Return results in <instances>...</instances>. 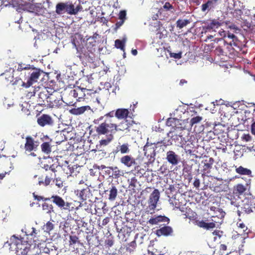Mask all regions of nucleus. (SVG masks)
<instances>
[{
	"label": "nucleus",
	"mask_w": 255,
	"mask_h": 255,
	"mask_svg": "<svg viewBox=\"0 0 255 255\" xmlns=\"http://www.w3.org/2000/svg\"><path fill=\"white\" fill-rule=\"evenodd\" d=\"M115 113L114 111L109 112L104 116L100 117L96 121H102L105 118L104 122L95 127V130L98 135H106L108 133H115L118 130H124L127 129V126L123 128H119L118 125L115 122Z\"/></svg>",
	"instance_id": "nucleus-1"
},
{
	"label": "nucleus",
	"mask_w": 255,
	"mask_h": 255,
	"mask_svg": "<svg viewBox=\"0 0 255 255\" xmlns=\"http://www.w3.org/2000/svg\"><path fill=\"white\" fill-rule=\"evenodd\" d=\"M90 90L80 87H74L73 89H66L63 94L64 102L68 105H73L77 101H84L86 99V94Z\"/></svg>",
	"instance_id": "nucleus-2"
},
{
	"label": "nucleus",
	"mask_w": 255,
	"mask_h": 255,
	"mask_svg": "<svg viewBox=\"0 0 255 255\" xmlns=\"http://www.w3.org/2000/svg\"><path fill=\"white\" fill-rule=\"evenodd\" d=\"M224 23L226 28L228 29L227 33H225V31L224 30V44L226 43L231 46L236 45L238 38L235 33H239L241 29L237 25L230 21H224Z\"/></svg>",
	"instance_id": "nucleus-3"
},
{
	"label": "nucleus",
	"mask_w": 255,
	"mask_h": 255,
	"mask_svg": "<svg viewBox=\"0 0 255 255\" xmlns=\"http://www.w3.org/2000/svg\"><path fill=\"white\" fill-rule=\"evenodd\" d=\"M82 8L80 5L76 7L73 3L70 1L66 2H59L56 4V12L58 14H61L65 12L71 15L76 14Z\"/></svg>",
	"instance_id": "nucleus-4"
},
{
	"label": "nucleus",
	"mask_w": 255,
	"mask_h": 255,
	"mask_svg": "<svg viewBox=\"0 0 255 255\" xmlns=\"http://www.w3.org/2000/svg\"><path fill=\"white\" fill-rule=\"evenodd\" d=\"M74 193L81 202L86 201L89 198L90 196L92 195L90 189L82 180L80 181L78 185L76 186V189L74 190Z\"/></svg>",
	"instance_id": "nucleus-5"
},
{
	"label": "nucleus",
	"mask_w": 255,
	"mask_h": 255,
	"mask_svg": "<svg viewBox=\"0 0 255 255\" xmlns=\"http://www.w3.org/2000/svg\"><path fill=\"white\" fill-rule=\"evenodd\" d=\"M160 196V192L158 189H154L150 194L147 200L148 205L146 208V212L151 214L154 213Z\"/></svg>",
	"instance_id": "nucleus-6"
},
{
	"label": "nucleus",
	"mask_w": 255,
	"mask_h": 255,
	"mask_svg": "<svg viewBox=\"0 0 255 255\" xmlns=\"http://www.w3.org/2000/svg\"><path fill=\"white\" fill-rule=\"evenodd\" d=\"M6 244L9 246L10 250L15 251L21 250L24 247H29V245L27 243H23L21 239L18 238L14 235L10 238L9 242L7 241L5 243V245Z\"/></svg>",
	"instance_id": "nucleus-7"
},
{
	"label": "nucleus",
	"mask_w": 255,
	"mask_h": 255,
	"mask_svg": "<svg viewBox=\"0 0 255 255\" xmlns=\"http://www.w3.org/2000/svg\"><path fill=\"white\" fill-rule=\"evenodd\" d=\"M242 13L243 12L241 9L236 8L229 12V14H231L233 17L236 20L235 22L237 24L240 25L242 28L246 30L250 27V24L246 21L243 22V19L241 18Z\"/></svg>",
	"instance_id": "nucleus-8"
},
{
	"label": "nucleus",
	"mask_w": 255,
	"mask_h": 255,
	"mask_svg": "<svg viewBox=\"0 0 255 255\" xmlns=\"http://www.w3.org/2000/svg\"><path fill=\"white\" fill-rule=\"evenodd\" d=\"M42 73L43 71L40 70L39 69L29 67L27 70V74L30 76L27 79V82H26L27 87H28V88L30 86H31L34 83H36V82H37V80L39 78V76Z\"/></svg>",
	"instance_id": "nucleus-9"
},
{
	"label": "nucleus",
	"mask_w": 255,
	"mask_h": 255,
	"mask_svg": "<svg viewBox=\"0 0 255 255\" xmlns=\"http://www.w3.org/2000/svg\"><path fill=\"white\" fill-rule=\"evenodd\" d=\"M50 200H51L52 202L61 210L68 211L71 210L72 203L65 202L61 197L58 195H52L50 198Z\"/></svg>",
	"instance_id": "nucleus-10"
},
{
	"label": "nucleus",
	"mask_w": 255,
	"mask_h": 255,
	"mask_svg": "<svg viewBox=\"0 0 255 255\" xmlns=\"http://www.w3.org/2000/svg\"><path fill=\"white\" fill-rule=\"evenodd\" d=\"M39 144L40 142L38 140H35L31 136L28 135L25 137L24 149L28 152L36 151Z\"/></svg>",
	"instance_id": "nucleus-11"
},
{
	"label": "nucleus",
	"mask_w": 255,
	"mask_h": 255,
	"mask_svg": "<svg viewBox=\"0 0 255 255\" xmlns=\"http://www.w3.org/2000/svg\"><path fill=\"white\" fill-rule=\"evenodd\" d=\"M238 103L234 102L232 106L224 107V117H229L228 121H230V122H232L234 114L238 113L237 108L238 107Z\"/></svg>",
	"instance_id": "nucleus-12"
},
{
	"label": "nucleus",
	"mask_w": 255,
	"mask_h": 255,
	"mask_svg": "<svg viewBox=\"0 0 255 255\" xmlns=\"http://www.w3.org/2000/svg\"><path fill=\"white\" fill-rule=\"evenodd\" d=\"M22 6L21 10L34 13L37 15L39 14L41 10L39 6L29 2H25L24 5Z\"/></svg>",
	"instance_id": "nucleus-13"
},
{
	"label": "nucleus",
	"mask_w": 255,
	"mask_h": 255,
	"mask_svg": "<svg viewBox=\"0 0 255 255\" xmlns=\"http://www.w3.org/2000/svg\"><path fill=\"white\" fill-rule=\"evenodd\" d=\"M37 123L41 127H44L46 125H52L53 121L48 115L43 114L37 119Z\"/></svg>",
	"instance_id": "nucleus-14"
},
{
	"label": "nucleus",
	"mask_w": 255,
	"mask_h": 255,
	"mask_svg": "<svg viewBox=\"0 0 255 255\" xmlns=\"http://www.w3.org/2000/svg\"><path fill=\"white\" fill-rule=\"evenodd\" d=\"M153 144H155V143H149L147 141L144 146V154L145 156L147 157H150V158H154V157L155 155L154 147L153 146Z\"/></svg>",
	"instance_id": "nucleus-15"
},
{
	"label": "nucleus",
	"mask_w": 255,
	"mask_h": 255,
	"mask_svg": "<svg viewBox=\"0 0 255 255\" xmlns=\"http://www.w3.org/2000/svg\"><path fill=\"white\" fill-rule=\"evenodd\" d=\"M227 125H230L231 127H228L227 131L226 132L227 137L229 139L234 140L237 138L238 132L237 130L235 128H233V127L235 128L237 127V125H234L233 123H231L230 122L229 123H227Z\"/></svg>",
	"instance_id": "nucleus-16"
},
{
	"label": "nucleus",
	"mask_w": 255,
	"mask_h": 255,
	"mask_svg": "<svg viewBox=\"0 0 255 255\" xmlns=\"http://www.w3.org/2000/svg\"><path fill=\"white\" fill-rule=\"evenodd\" d=\"M49 95V93L46 88L41 89L38 94V102L39 104L45 105L48 99Z\"/></svg>",
	"instance_id": "nucleus-17"
},
{
	"label": "nucleus",
	"mask_w": 255,
	"mask_h": 255,
	"mask_svg": "<svg viewBox=\"0 0 255 255\" xmlns=\"http://www.w3.org/2000/svg\"><path fill=\"white\" fill-rule=\"evenodd\" d=\"M251 179H249L246 181L245 185L242 184H238L236 186H234V192L236 194H242L248 189L249 185L251 184Z\"/></svg>",
	"instance_id": "nucleus-18"
},
{
	"label": "nucleus",
	"mask_w": 255,
	"mask_h": 255,
	"mask_svg": "<svg viewBox=\"0 0 255 255\" xmlns=\"http://www.w3.org/2000/svg\"><path fill=\"white\" fill-rule=\"evenodd\" d=\"M166 159L173 165H177L179 162V157L173 151H168L166 153Z\"/></svg>",
	"instance_id": "nucleus-19"
},
{
	"label": "nucleus",
	"mask_w": 255,
	"mask_h": 255,
	"mask_svg": "<svg viewBox=\"0 0 255 255\" xmlns=\"http://www.w3.org/2000/svg\"><path fill=\"white\" fill-rule=\"evenodd\" d=\"M120 162L128 167H131L135 163V159L130 155H126L122 156L120 158Z\"/></svg>",
	"instance_id": "nucleus-20"
},
{
	"label": "nucleus",
	"mask_w": 255,
	"mask_h": 255,
	"mask_svg": "<svg viewBox=\"0 0 255 255\" xmlns=\"http://www.w3.org/2000/svg\"><path fill=\"white\" fill-rule=\"evenodd\" d=\"M234 166L235 168L236 173L240 175H246L249 177H252L253 176L251 169L245 168L241 165L239 166L234 165Z\"/></svg>",
	"instance_id": "nucleus-21"
},
{
	"label": "nucleus",
	"mask_w": 255,
	"mask_h": 255,
	"mask_svg": "<svg viewBox=\"0 0 255 255\" xmlns=\"http://www.w3.org/2000/svg\"><path fill=\"white\" fill-rule=\"evenodd\" d=\"M56 172L57 171H47V173L45 174V178L44 181H43L42 180L39 181V185H41L42 184H43L46 186L49 185L51 180L54 179L56 177Z\"/></svg>",
	"instance_id": "nucleus-22"
},
{
	"label": "nucleus",
	"mask_w": 255,
	"mask_h": 255,
	"mask_svg": "<svg viewBox=\"0 0 255 255\" xmlns=\"http://www.w3.org/2000/svg\"><path fill=\"white\" fill-rule=\"evenodd\" d=\"M173 232V230L171 227L164 226L159 229L156 230V235L158 237L161 236H168L171 235Z\"/></svg>",
	"instance_id": "nucleus-23"
},
{
	"label": "nucleus",
	"mask_w": 255,
	"mask_h": 255,
	"mask_svg": "<svg viewBox=\"0 0 255 255\" xmlns=\"http://www.w3.org/2000/svg\"><path fill=\"white\" fill-rule=\"evenodd\" d=\"M169 219L165 216H157L154 218H150L148 223L151 225H157L160 222H166L168 223L169 222Z\"/></svg>",
	"instance_id": "nucleus-24"
},
{
	"label": "nucleus",
	"mask_w": 255,
	"mask_h": 255,
	"mask_svg": "<svg viewBox=\"0 0 255 255\" xmlns=\"http://www.w3.org/2000/svg\"><path fill=\"white\" fill-rule=\"evenodd\" d=\"M202 162L204 163L203 171L205 173H209L214 163V159L211 157L206 158Z\"/></svg>",
	"instance_id": "nucleus-25"
},
{
	"label": "nucleus",
	"mask_w": 255,
	"mask_h": 255,
	"mask_svg": "<svg viewBox=\"0 0 255 255\" xmlns=\"http://www.w3.org/2000/svg\"><path fill=\"white\" fill-rule=\"evenodd\" d=\"M128 114L129 111L126 109H118L115 112V116L118 119H126Z\"/></svg>",
	"instance_id": "nucleus-26"
},
{
	"label": "nucleus",
	"mask_w": 255,
	"mask_h": 255,
	"mask_svg": "<svg viewBox=\"0 0 255 255\" xmlns=\"http://www.w3.org/2000/svg\"><path fill=\"white\" fill-rule=\"evenodd\" d=\"M90 109V106H85L79 107L78 108H73L70 110V112L71 114L74 115H80L83 114L86 111Z\"/></svg>",
	"instance_id": "nucleus-27"
},
{
	"label": "nucleus",
	"mask_w": 255,
	"mask_h": 255,
	"mask_svg": "<svg viewBox=\"0 0 255 255\" xmlns=\"http://www.w3.org/2000/svg\"><path fill=\"white\" fill-rule=\"evenodd\" d=\"M107 191L109 192L108 199L111 201H115L118 195V190L116 186L113 184L111 187Z\"/></svg>",
	"instance_id": "nucleus-28"
},
{
	"label": "nucleus",
	"mask_w": 255,
	"mask_h": 255,
	"mask_svg": "<svg viewBox=\"0 0 255 255\" xmlns=\"http://www.w3.org/2000/svg\"><path fill=\"white\" fill-rule=\"evenodd\" d=\"M235 6L234 0H224V7H226L227 9V11L225 12L227 15H229V11L233 10Z\"/></svg>",
	"instance_id": "nucleus-29"
},
{
	"label": "nucleus",
	"mask_w": 255,
	"mask_h": 255,
	"mask_svg": "<svg viewBox=\"0 0 255 255\" xmlns=\"http://www.w3.org/2000/svg\"><path fill=\"white\" fill-rule=\"evenodd\" d=\"M196 224L200 228H203L205 229H213L215 227V224L213 222L206 223L204 221H197Z\"/></svg>",
	"instance_id": "nucleus-30"
},
{
	"label": "nucleus",
	"mask_w": 255,
	"mask_h": 255,
	"mask_svg": "<svg viewBox=\"0 0 255 255\" xmlns=\"http://www.w3.org/2000/svg\"><path fill=\"white\" fill-rule=\"evenodd\" d=\"M120 152L122 154L128 153L129 152V145L128 143H124L121 145H118L114 152L118 153Z\"/></svg>",
	"instance_id": "nucleus-31"
},
{
	"label": "nucleus",
	"mask_w": 255,
	"mask_h": 255,
	"mask_svg": "<svg viewBox=\"0 0 255 255\" xmlns=\"http://www.w3.org/2000/svg\"><path fill=\"white\" fill-rule=\"evenodd\" d=\"M232 190H230L229 188H228V190L227 189H225V188L224 187V192H226L225 197L229 201H230V203L233 204L234 203V200L235 199V192H234V190L233 191V192H232Z\"/></svg>",
	"instance_id": "nucleus-32"
},
{
	"label": "nucleus",
	"mask_w": 255,
	"mask_h": 255,
	"mask_svg": "<svg viewBox=\"0 0 255 255\" xmlns=\"http://www.w3.org/2000/svg\"><path fill=\"white\" fill-rule=\"evenodd\" d=\"M52 146L49 142H44L41 145V151L46 154L51 152Z\"/></svg>",
	"instance_id": "nucleus-33"
},
{
	"label": "nucleus",
	"mask_w": 255,
	"mask_h": 255,
	"mask_svg": "<svg viewBox=\"0 0 255 255\" xmlns=\"http://www.w3.org/2000/svg\"><path fill=\"white\" fill-rule=\"evenodd\" d=\"M25 2H26L24 1V0H12L11 5L14 7H16L19 12H21L22 6L24 5Z\"/></svg>",
	"instance_id": "nucleus-34"
},
{
	"label": "nucleus",
	"mask_w": 255,
	"mask_h": 255,
	"mask_svg": "<svg viewBox=\"0 0 255 255\" xmlns=\"http://www.w3.org/2000/svg\"><path fill=\"white\" fill-rule=\"evenodd\" d=\"M221 25V23L216 20H213L210 23H208L206 26L204 27V29L206 30H210L215 29L219 27Z\"/></svg>",
	"instance_id": "nucleus-35"
},
{
	"label": "nucleus",
	"mask_w": 255,
	"mask_h": 255,
	"mask_svg": "<svg viewBox=\"0 0 255 255\" xmlns=\"http://www.w3.org/2000/svg\"><path fill=\"white\" fill-rule=\"evenodd\" d=\"M215 3V1L213 0H208L207 2L204 3L201 6V10L202 11L205 12L206 11H209L212 7L214 6V4Z\"/></svg>",
	"instance_id": "nucleus-36"
},
{
	"label": "nucleus",
	"mask_w": 255,
	"mask_h": 255,
	"mask_svg": "<svg viewBox=\"0 0 255 255\" xmlns=\"http://www.w3.org/2000/svg\"><path fill=\"white\" fill-rule=\"evenodd\" d=\"M109 168L113 171V175L115 178L124 175L123 171L120 170L117 166L109 167Z\"/></svg>",
	"instance_id": "nucleus-37"
},
{
	"label": "nucleus",
	"mask_w": 255,
	"mask_h": 255,
	"mask_svg": "<svg viewBox=\"0 0 255 255\" xmlns=\"http://www.w3.org/2000/svg\"><path fill=\"white\" fill-rule=\"evenodd\" d=\"M215 60L216 61V62H219V60L221 59V62L222 61H221L222 58H221V56L223 55V50L221 47H217L215 50Z\"/></svg>",
	"instance_id": "nucleus-38"
},
{
	"label": "nucleus",
	"mask_w": 255,
	"mask_h": 255,
	"mask_svg": "<svg viewBox=\"0 0 255 255\" xmlns=\"http://www.w3.org/2000/svg\"><path fill=\"white\" fill-rule=\"evenodd\" d=\"M125 43H126V40L123 39V40H120V39H117L115 40V46L116 48L118 49H120L121 50H123V51H125Z\"/></svg>",
	"instance_id": "nucleus-39"
},
{
	"label": "nucleus",
	"mask_w": 255,
	"mask_h": 255,
	"mask_svg": "<svg viewBox=\"0 0 255 255\" xmlns=\"http://www.w3.org/2000/svg\"><path fill=\"white\" fill-rule=\"evenodd\" d=\"M190 23L189 19H178L176 21V26L179 29H181Z\"/></svg>",
	"instance_id": "nucleus-40"
},
{
	"label": "nucleus",
	"mask_w": 255,
	"mask_h": 255,
	"mask_svg": "<svg viewBox=\"0 0 255 255\" xmlns=\"http://www.w3.org/2000/svg\"><path fill=\"white\" fill-rule=\"evenodd\" d=\"M10 83L13 85L21 86L25 88H28L25 82H24L19 78H16L15 79L10 80Z\"/></svg>",
	"instance_id": "nucleus-41"
},
{
	"label": "nucleus",
	"mask_w": 255,
	"mask_h": 255,
	"mask_svg": "<svg viewBox=\"0 0 255 255\" xmlns=\"http://www.w3.org/2000/svg\"><path fill=\"white\" fill-rule=\"evenodd\" d=\"M55 96L52 94H49L48 99H47L46 104L50 108H53L56 105H55L54 102H55Z\"/></svg>",
	"instance_id": "nucleus-42"
},
{
	"label": "nucleus",
	"mask_w": 255,
	"mask_h": 255,
	"mask_svg": "<svg viewBox=\"0 0 255 255\" xmlns=\"http://www.w3.org/2000/svg\"><path fill=\"white\" fill-rule=\"evenodd\" d=\"M179 122V120L175 118H168L166 121V125L168 127H172L173 128H176L177 123Z\"/></svg>",
	"instance_id": "nucleus-43"
},
{
	"label": "nucleus",
	"mask_w": 255,
	"mask_h": 255,
	"mask_svg": "<svg viewBox=\"0 0 255 255\" xmlns=\"http://www.w3.org/2000/svg\"><path fill=\"white\" fill-rule=\"evenodd\" d=\"M114 139V136L113 133L110 134L107 136L106 139H101L100 141V144L101 145L106 146L108 145L113 139Z\"/></svg>",
	"instance_id": "nucleus-44"
},
{
	"label": "nucleus",
	"mask_w": 255,
	"mask_h": 255,
	"mask_svg": "<svg viewBox=\"0 0 255 255\" xmlns=\"http://www.w3.org/2000/svg\"><path fill=\"white\" fill-rule=\"evenodd\" d=\"M54 228V224L51 221H48L44 226L45 232L49 233Z\"/></svg>",
	"instance_id": "nucleus-45"
},
{
	"label": "nucleus",
	"mask_w": 255,
	"mask_h": 255,
	"mask_svg": "<svg viewBox=\"0 0 255 255\" xmlns=\"http://www.w3.org/2000/svg\"><path fill=\"white\" fill-rule=\"evenodd\" d=\"M31 230H32L31 231H28L27 232L26 231V232H25V233L27 236H31V237H32L33 241L34 242H36V240L35 239V238L36 237V235L37 234V232L36 230L35 229V228H34L33 227H32L31 228Z\"/></svg>",
	"instance_id": "nucleus-46"
},
{
	"label": "nucleus",
	"mask_w": 255,
	"mask_h": 255,
	"mask_svg": "<svg viewBox=\"0 0 255 255\" xmlns=\"http://www.w3.org/2000/svg\"><path fill=\"white\" fill-rule=\"evenodd\" d=\"M242 211L249 214L253 212L251 205L249 204H244L241 207Z\"/></svg>",
	"instance_id": "nucleus-47"
},
{
	"label": "nucleus",
	"mask_w": 255,
	"mask_h": 255,
	"mask_svg": "<svg viewBox=\"0 0 255 255\" xmlns=\"http://www.w3.org/2000/svg\"><path fill=\"white\" fill-rule=\"evenodd\" d=\"M202 117L200 116H197L192 118L190 120V124L191 126L200 123L202 120Z\"/></svg>",
	"instance_id": "nucleus-48"
},
{
	"label": "nucleus",
	"mask_w": 255,
	"mask_h": 255,
	"mask_svg": "<svg viewBox=\"0 0 255 255\" xmlns=\"http://www.w3.org/2000/svg\"><path fill=\"white\" fill-rule=\"evenodd\" d=\"M213 234L214 235H215L214 238V241H218L222 237L223 232L218 230H215L213 232Z\"/></svg>",
	"instance_id": "nucleus-49"
},
{
	"label": "nucleus",
	"mask_w": 255,
	"mask_h": 255,
	"mask_svg": "<svg viewBox=\"0 0 255 255\" xmlns=\"http://www.w3.org/2000/svg\"><path fill=\"white\" fill-rule=\"evenodd\" d=\"M58 167L57 166H55L54 164L48 165H44V168L45 169L46 171H51L54 172L57 171L56 168Z\"/></svg>",
	"instance_id": "nucleus-50"
},
{
	"label": "nucleus",
	"mask_w": 255,
	"mask_h": 255,
	"mask_svg": "<svg viewBox=\"0 0 255 255\" xmlns=\"http://www.w3.org/2000/svg\"><path fill=\"white\" fill-rule=\"evenodd\" d=\"M53 182L55 183L56 186L58 188H62L63 186V181L60 177H55L53 179Z\"/></svg>",
	"instance_id": "nucleus-51"
},
{
	"label": "nucleus",
	"mask_w": 255,
	"mask_h": 255,
	"mask_svg": "<svg viewBox=\"0 0 255 255\" xmlns=\"http://www.w3.org/2000/svg\"><path fill=\"white\" fill-rule=\"evenodd\" d=\"M237 178V176H232V177L224 179V185H227V186H228L231 182L234 181Z\"/></svg>",
	"instance_id": "nucleus-52"
},
{
	"label": "nucleus",
	"mask_w": 255,
	"mask_h": 255,
	"mask_svg": "<svg viewBox=\"0 0 255 255\" xmlns=\"http://www.w3.org/2000/svg\"><path fill=\"white\" fill-rule=\"evenodd\" d=\"M172 204L174 206L175 208L179 209V210L181 212H183L184 211L182 210L183 208H181L180 203L178 202V201L176 199V198H174L173 200H171Z\"/></svg>",
	"instance_id": "nucleus-53"
},
{
	"label": "nucleus",
	"mask_w": 255,
	"mask_h": 255,
	"mask_svg": "<svg viewBox=\"0 0 255 255\" xmlns=\"http://www.w3.org/2000/svg\"><path fill=\"white\" fill-rule=\"evenodd\" d=\"M169 134H172V135H171V138L172 140L176 141L179 140L180 139L181 141L182 140V136L181 135H178L176 134H173V132L172 131H170Z\"/></svg>",
	"instance_id": "nucleus-54"
},
{
	"label": "nucleus",
	"mask_w": 255,
	"mask_h": 255,
	"mask_svg": "<svg viewBox=\"0 0 255 255\" xmlns=\"http://www.w3.org/2000/svg\"><path fill=\"white\" fill-rule=\"evenodd\" d=\"M33 197L35 199L37 200V201H39L41 200L43 201H48L50 200V198H44L41 196H38L36 195L34 193H33Z\"/></svg>",
	"instance_id": "nucleus-55"
},
{
	"label": "nucleus",
	"mask_w": 255,
	"mask_h": 255,
	"mask_svg": "<svg viewBox=\"0 0 255 255\" xmlns=\"http://www.w3.org/2000/svg\"><path fill=\"white\" fill-rule=\"evenodd\" d=\"M42 206L43 210H48L49 212H51V211H53V207L52 205H49L47 203H44Z\"/></svg>",
	"instance_id": "nucleus-56"
},
{
	"label": "nucleus",
	"mask_w": 255,
	"mask_h": 255,
	"mask_svg": "<svg viewBox=\"0 0 255 255\" xmlns=\"http://www.w3.org/2000/svg\"><path fill=\"white\" fill-rule=\"evenodd\" d=\"M78 240V238L76 236H70L69 244L70 245L75 244Z\"/></svg>",
	"instance_id": "nucleus-57"
},
{
	"label": "nucleus",
	"mask_w": 255,
	"mask_h": 255,
	"mask_svg": "<svg viewBox=\"0 0 255 255\" xmlns=\"http://www.w3.org/2000/svg\"><path fill=\"white\" fill-rule=\"evenodd\" d=\"M12 0H0V5L6 6L11 5Z\"/></svg>",
	"instance_id": "nucleus-58"
},
{
	"label": "nucleus",
	"mask_w": 255,
	"mask_h": 255,
	"mask_svg": "<svg viewBox=\"0 0 255 255\" xmlns=\"http://www.w3.org/2000/svg\"><path fill=\"white\" fill-rule=\"evenodd\" d=\"M163 8L166 10H173L174 7L171 4L168 2H166L163 6Z\"/></svg>",
	"instance_id": "nucleus-59"
},
{
	"label": "nucleus",
	"mask_w": 255,
	"mask_h": 255,
	"mask_svg": "<svg viewBox=\"0 0 255 255\" xmlns=\"http://www.w3.org/2000/svg\"><path fill=\"white\" fill-rule=\"evenodd\" d=\"M126 11L125 10H123L120 11L119 14V19H122L125 20L126 19Z\"/></svg>",
	"instance_id": "nucleus-60"
},
{
	"label": "nucleus",
	"mask_w": 255,
	"mask_h": 255,
	"mask_svg": "<svg viewBox=\"0 0 255 255\" xmlns=\"http://www.w3.org/2000/svg\"><path fill=\"white\" fill-rule=\"evenodd\" d=\"M181 52L179 53H170V56L171 57L174 58L175 59H180L181 58Z\"/></svg>",
	"instance_id": "nucleus-61"
},
{
	"label": "nucleus",
	"mask_w": 255,
	"mask_h": 255,
	"mask_svg": "<svg viewBox=\"0 0 255 255\" xmlns=\"http://www.w3.org/2000/svg\"><path fill=\"white\" fill-rule=\"evenodd\" d=\"M237 225L238 226V227L242 229H243V232H245L248 229V228L245 225V224L243 223H239V222H238L237 223Z\"/></svg>",
	"instance_id": "nucleus-62"
},
{
	"label": "nucleus",
	"mask_w": 255,
	"mask_h": 255,
	"mask_svg": "<svg viewBox=\"0 0 255 255\" xmlns=\"http://www.w3.org/2000/svg\"><path fill=\"white\" fill-rule=\"evenodd\" d=\"M242 139L245 141H249L252 140V136L249 134H244L242 136Z\"/></svg>",
	"instance_id": "nucleus-63"
},
{
	"label": "nucleus",
	"mask_w": 255,
	"mask_h": 255,
	"mask_svg": "<svg viewBox=\"0 0 255 255\" xmlns=\"http://www.w3.org/2000/svg\"><path fill=\"white\" fill-rule=\"evenodd\" d=\"M78 222V226H81L82 227H87L88 223L85 222L83 220H79Z\"/></svg>",
	"instance_id": "nucleus-64"
}]
</instances>
